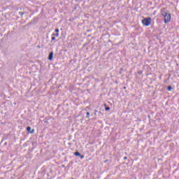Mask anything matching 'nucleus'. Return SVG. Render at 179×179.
Segmentation results:
<instances>
[{
  "instance_id": "5",
  "label": "nucleus",
  "mask_w": 179,
  "mask_h": 179,
  "mask_svg": "<svg viewBox=\"0 0 179 179\" xmlns=\"http://www.w3.org/2000/svg\"><path fill=\"white\" fill-rule=\"evenodd\" d=\"M74 155L80 156V153L79 152H74Z\"/></svg>"
},
{
  "instance_id": "13",
  "label": "nucleus",
  "mask_w": 179,
  "mask_h": 179,
  "mask_svg": "<svg viewBox=\"0 0 179 179\" xmlns=\"http://www.w3.org/2000/svg\"><path fill=\"white\" fill-rule=\"evenodd\" d=\"M55 31H56V33H58V32L59 31V29H55Z\"/></svg>"
},
{
  "instance_id": "8",
  "label": "nucleus",
  "mask_w": 179,
  "mask_h": 179,
  "mask_svg": "<svg viewBox=\"0 0 179 179\" xmlns=\"http://www.w3.org/2000/svg\"><path fill=\"white\" fill-rule=\"evenodd\" d=\"M24 12H20L19 15H20V16H23V15H24Z\"/></svg>"
},
{
  "instance_id": "6",
  "label": "nucleus",
  "mask_w": 179,
  "mask_h": 179,
  "mask_svg": "<svg viewBox=\"0 0 179 179\" xmlns=\"http://www.w3.org/2000/svg\"><path fill=\"white\" fill-rule=\"evenodd\" d=\"M171 89H173V87H171V86H168V91L169 92H171Z\"/></svg>"
},
{
  "instance_id": "17",
  "label": "nucleus",
  "mask_w": 179,
  "mask_h": 179,
  "mask_svg": "<svg viewBox=\"0 0 179 179\" xmlns=\"http://www.w3.org/2000/svg\"><path fill=\"white\" fill-rule=\"evenodd\" d=\"M94 115H96V113H94Z\"/></svg>"
},
{
  "instance_id": "14",
  "label": "nucleus",
  "mask_w": 179,
  "mask_h": 179,
  "mask_svg": "<svg viewBox=\"0 0 179 179\" xmlns=\"http://www.w3.org/2000/svg\"><path fill=\"white\" fill-rule=\"evenodd\" d=\"M54 40H55V37H52V41H54Z\"/></svg>"
},
{
  "instance_id": "9",
  "label": "nucleus",
  "mask_w": 179,
  "mask_h": 179,
  "mask_svg": "<svg viewBox=\"0 0 179 179\" xmlns=\"http://www.w3.org/2000/svg\"><path fill=\"white\" fill-rule=\"evenodd\" d=\"M52 36H55L56 37H59V34H58V33H57L56 34H52Z\"/></svg>"
},
{
  "instance_id": "4",
  "label": "nucleus",
  "mask_w": 179,
  "mask_h": 179,
  "mask_svg": "<svg viewBox=\"0 0 179 179\" xmlns=\"http://www.w3.org/2000/svg\"><path fill=\"white\" fill-rule=\"evenodd\" d=\"M27 132H30V134H34V129H32L31 131V127H27Z\"/></svg>"
},
{
  "instance_id": "15",
  "label": "nucleus",
  "mask_w": 179,
  "mask_h": 179,
  "mask_svg": "<svg viewBox=\"0 0 179 179\" xmlns=\"http://www.w3.org/2000/svg\"><path fill=\"white\" fill-rule=\"evenodd\" d=\"M127 159H128V157H124V160H127Z\"/></svg>"
},
{
  "instance_id": "2",
  "label": "nucleus",
  "mask_w": 179,
  "mask_h": 179,
  "mask_svg": "<svg viewBox=\"0 0 179 179\" xmlns=\"http://www.w3.org/2000/svg\"><path fill=\"white\" fill-rule=\"evenodd\" d=\"M142 23L144 24V26H150V23H152V18H145L142 20Z\"/></svg>"
},
{
  "instance_id": "7",
  "label": "nucleus",
  "mask_w": 179,
  "mask_h": 179,
  "mask_svg": "<svg viewBox=\"0 0 179 179\" xmlns=\"http://www.w3.org/2000/svg\"><path fill=\"white\" fill-rule=\"evenodd\" d=\"M89 117H90V113L87 112V115H86V118H89Z\"/></svg>"
},
{
  "instance_id": "12",
  "label": "nucleus",
  "mask_w": 179,
  "mask_h": 179,
  "mask_svg": "<svg viewBox=\"0 0 179 179\" xmlns=\"http://www.w3.org/2000/svg\"><path fill=\"white\" fill-rule=\"evenodd\" d=\"M138 75H141L142 73V71H138Z\"/></svg>"
},
{
  "instance_id": "16",
  "label": "nucleus",
  "mask_w": 179,
  "mask_h": 179,
  "mask_svg": "<svg viewBox=\"0 0 179 179\" xmlns=\"http://www.w3.org/2000/svg\"><path fill=\"white\" fill-rule=\"evenodd\" d=\"M94 111H95V113H97V110H95Z\"/></svg>"
},
{
  "instance_id": "3",
  "label": "nucleus",
  "mask_w": 179,
  "mask_h": 179,
  "mask_svg": "<svg viewBox=\"0 0 179 179\" xmlns=\"http://www.w3.org/2000/svg\"><path fill=\"white\" fill-rule=\"evenodd\" d=\"M54 57V52H51L50 54H49V56H48V59L49 61H51L52 60V58Z\"/></svg>"
},
{
  "instance_id": "10",
  "label": "nucleus",
  "mask_w": 179,
  "mask_h": 179,
  "mask_svg": "<svg viewBox=\"0 0 179 179\" xmlns=\"http://www.w3.org/2000/svg\"><path fill=\"white\" fill-rule=\"evenodd\" d=\"M80 159H85V155H80Z\"/></svg>"
},
{
  "instance_id": "1",
  "label": "nucleus",
  "mask_w": 179,
  "mask_h": 179,
  "mask_svg": "<svg viewBox=\"0 0 179 179\" xmlns=\"http://www.w3.org/2000/svg\"><path fill=\"white\" fill-rule=\"evenodd\" d=\"M162 15L164 17V23H169L171 20V15L169 10L162 11Z\"/></svg>"
},
{
  "instance_id": "11",
  "label": "nucleus",
  "mask_w": 179,
  "mask_h": 179,
  "mask_svg": "<svg viewBox=\"0 0 179 179\" xmlns=\"http://www.w3.org/2000/svg\"><path fill=\"white\" fill-rule=\"evenodd\" d=\"M105 110H106V111L110 110V107H106Z\"/></svg>"
}]
</instances>
